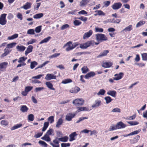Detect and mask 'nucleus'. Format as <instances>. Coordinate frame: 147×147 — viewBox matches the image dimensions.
I'll return each instance as SVG.
<instances>
[{
    "label": "nucleus",
    "instance_id": "obj_1",
    "mask_svg": "<svg viewBox=\"0 0 147 147\" xmlns=\"http://www.w3.org/2000/svg\"><path fill=\"white\" fill-rule=\"evenodd\" d=\"M78 44V43H73L71 41H69L65 43L63 46V48H65L66 51H69L75 48Z\"/></svg>",
    "mask_w": 147,
    "mask_h": 147
},
{
    "label": "nucleus",
    "instance_id": "obj_2",
    "mask_svg": "<svg viewBox=\"0 0 147 147\" xmlns=\"http://www.w3.org/2000/svg\"><path fill=\"white\" fill-rule=\"evenodd\" d=\"M94 41H88L85 43L80 44V48L82 49H85L91 45H94Z\"/></svg>",
    "mask_w": 147,
    "mask_h": 147
},
{
    "label": "nucleus",
    "instance_id": "obj_3",
    "mask_svg": "<svg viewBox=\"0 0 147 147\" xmlns=\"http://www.w3.org/2000/svg\"><path fill=\"white\" fill-rule=\"evenodd\" d=\"M84 100L82 98H78L73 100V104L75 106H81L84 105Z\"/></svg>",
    "mask_w": 147,
    "mask_h": 147
},
{
    "label": "nucleus",
    "instance_id": "obj_4",
    "mask_svg": "<svg viewBox=\"0 0 147 147\" xmlns=\"http://www.w3.org/2000/svg\"><path fill=\"white\" fill-rule=\"evenodd\" d=\"M95 36L96 39L98 42L105 41L107 40V37L103 34H97Z\"/></svg>",
    "mask_w": 147,
    "mask_h": 147
},
{
    "label": "nucleus",
    "instance_id": "obj_5",
    "mask_svg": "<svg viewBox=\"0 0 147 147\" xmlns=\"http://www.w3.org/2000/svg\"><path fill=\"white\" fill-rule=\"evenodd\" d=\"M6 14L3 13L1 14L0 17V24L2 25H5L7 22L6 19Z\"/></svg>",
    "mask_w": 147,
    "mask_h": 147
},
{
    "label": "nucleus",
    "instance_id": "obj_6",
    "mask_svg": "<svg viewBox=\"0 0 147 147\" xmlns=\"http://www.w3.org/2000/svg\"><path fill=\"white\" fill-rule=\"evenodd\" d=\"M75 115L74 113H67L65 117V119L68 121H70Z\"/></svg>",
    "mask_w": 147,
    "mask_h": 147
},
{
    "label": "nucleus",
    "instance_id": "obj_7",
    "mask_svg": "<svg viewBox=\"0 0 147 147\" xmlns=\"http://www.w3.org/2000/svg\"><path fill=\"white\" fill-rule=\"evenodd\" d=\"M122 6V4L120 2L114 3L112 6V8L114 10H117L120 8Z\"/></svg>",
    "mask_w": 147,
    "mask_h": 147
},
{
    "label": "nucleus",
    "instance_id": "obj_8",
    "mask_svg": "<svg viewBox=\"0 0 147 147\" xmlns=\"http://www.w3.org/2000/svg\"><path fill=\"white\" fill-rule=\"evenodd\" d=\"M56 77L53 74H47L45 77V79L47 80H49L52 79H55Z\"/></svg>",
    "mask_w": 147,
    "mask_h": 147
},
{
    "label": "nucleus",
    "instance_id": "obj_9",
    "mask_svg": "<svg viewBox=\"0 0 147 147\" xmlns=\"http://www.w3.org/2000/svg\"><path fill=\"white\" fill-rule=\"evenodd\" d=\"M123 75V73L120 72L119 74H116L114 75L115 78L113 80H118L121 79L122 78Z\"/></svg>",
    "mask_w": 147,
    "mask_h": 147
},
{
    "label": "nucleus",
    "instance_id": "obj_10",
    "mask_svg": "<svg viewBox=\"0 0 147 147\" xmlns=\"http://www.w3.org/2000/svg\"><path fill=\"white\" fill-rule=\"evenodd\" d=\"M92 31L91 30H90L89 31L85 33L83 36V39H85L88 38L92 35Z\"/></svg>",
    "mask_w": 147,
    "mask_h": 147
},
{
    "label": "nucleus",
    "instance_id": "obj_11",
    "mask_svg": "<svg viewBox=\"0 0 147 147\" xmlns=\"http://www.w3.org/2000/svg\"><path fill=\"white\" fill-rule=\"evenodd\" d=\"M50 144L53 147H59V142L57 139H55L53 140V142H50Z\"/></svg>",
    "mask_w": 147,
    "mask_h": 147
},
{
    "label": "nucleus",
    "instance_id": "obj_12",
    "mask_svg": "<svg viewBox=\"0 0 147 147\" xmlns=\"http://www.w3.org/2000/svg\"><path fill=\"white\" fill-rule=\"evenodd\" d=\"M116 125L118 129L124 128L126 126V125L121 121H120L117 123Z\"/></svg>",
    "mask_w": 147,
    "mask_h": 147
},
{
    "label": "nucleus",
    "instance_id": "obj_13",
    "mask_svg": "<svg viewBox=\"0 0 147 147\" xmlns=\"http://www.w3.org/2000/svg\"><path fill=\"white\" fill-rule=\"evenodd\" d=\"M112 63L109 62H103L102 64V66L105 68H107L110 67L112 65Z\"/></svg>",
    "mask_w": 147,
    "mask_h": 147
},
{
    "label": "nucleus",
    "instance_id": "obj_14",
    "mask_svg": "<svg viewBox=\"0 0 147 147\" xmlns=\"http://www.w3.org/2000/svg\"><path fill=\"white\" fill-rule=\"evenodd\" d=\"M77 135L76 132H74L71 134L69 136V141L70 142L74 140H75V137Z\"/></svg>",
    "mask_w": 147,
    "mask_h": 147
},
{
    "label": "nucleus",
    "instance_id": "obj_15",
    "mask_svg": "<svg viewBox=\"0 0 147 147\" xmlns=\"http://www.w3.org/2000/svg\"><path fill=\"white\" fill-rule=\"evenodd\" d=\"M95 75V73L93 71L88 73L85 76V78L86 79H88L89 78L93 77Z\"/></svg>",
    "mask_w": 147,
    "mask_h": 147
},
{
    "label": "nucleus",
    "instance_id": "obj_16",
    "mask_svg": "<svg viewBox=\"0 0 147 147\" xmlns=\"http://www.w3.org/2000/svg\"><path fill=\"white\" fill-rule=\"evenodd\" d=\"M33 49V47L32 46H29L25 51V55H27L28 53L31 52L32 51Z\"/></svg>",
    "mask_w": 147,
    "mask_h": 147
},
{
    "label": "nucleus",
    "instance_id": "obj_17",
    "mask_svg": "<svg viewBox=\"0 0 147 147\" xmlns=\"http://www.w3.org/2000/svg\"><path fill=\"white\" fill-rule=\"evenodd\" d=\"M31 3L29 2H27L23 6L21 7V8H23L24 9L27 10L30 9L31 7Z\"/></svg>",
    "mask_w": 147,
    "mask_h": 147
},
{
    "label": "nucleus",
    "instance_id": "obj_18",
    "mask_svg": "<svg viewBox=\"0 0 147 147\" xmlns=\"http://www.w3.org/2000/svg\"><path fill=\"white\" fill-rule=\"evenodd\" d=\"M80 90V88L78 87H75L72 88L70 90L71 93H76L78 92Z\"/></svg>",
    "mask_w": 147,
    "mask_h": 147
},
{
    "label": "nucleus",
    "instance_id": "obj_19",
    "mask_svg": "<svg viewBox=\"0 0 147 147\" xmlns=\"http://www.w3.org/2000/svg\"><path fill=\"white\" fill-rule=\"evenodd\" d=\"M45 84L47 87L50 89L53 90H55V89L53 87V84L50 82H46Z\"/></svg>",
    "mask_w": 147,
    "mask_h": 147
},
{
    "label": "nucleus",
    "instance_id": "obj_20",
    "mask_svg": "<svg viewBox=\"0 0 147 147\" xmlns=\"http://www.w3.org/2000/svg\"><path fill=\"white\" fill-rule=\"evenodd\" d=\"M109 53V51L108 50H105L103 51L102 53H100L97 56V57L100 58L102 57L106 56L107 54Z\"/></svg>",
    "mask_w": 147,
    "mask_h": 147
},
{
    "label": "nucleus",
    "instance_id": "obj_21",
    "mask_svg": "<svg viewBox=\"0 0 147 147\" xmlns=\"http://www.w3.org/2000/svg\"><path fill=\"white\" fill-rule=\"evenodd\" d=\"M8 65L7 62H4L1 63H0V70L3 69H5Z\"/></svg>",
    "mask_w": 147,
    "mask_h": 147
},
{
    "label": "nucleus",
    "instance_id": "obj_22",
    "mask_svg": "<svg viewBox=\"0 0 147 147\" xmlns=\"http://www.w3.org/2000/svg\"><path fill=\"white\" fill-rule=\"evenodd\" d=\"M41 139L47 142H50L51 140V138L49 136L45 134L43 137L41 138Z\"/></svg>",
    "mask_w": 147,
    "mask_h": 147
},
{
    "label": "nucleus",
    "instance_id": "obj_23",
    "mask_svg": "<svg viewBox=\"0 0 147 147\" xmlns=\"http://www.w3.org/2000/svg\"><path fill=\"white\" fill-rule=\"evenodd\" d=\"M116 92L114 90H109L108 91L107 94L113 97H115L116 96Z\"/></svg>",
    "mask_w": 147,
    "mask_h": 147
},
{
    "label": "nucleus",
    "instance_id": "obj_24",
    "mask_svg": "<svg viewBox=\"0 0 147 147\" xmlns=\"http://www.w3.org/2000/svg\"><path fill=\"white\" fill-rule=\"evenodd\" d=\"M101 102V101L100 100H96L95 101L94 103L92 105V107H98L100 105Z\"/></svg>",
    "mask_w": 147,
    "mask_h": 147
},
{
    "label": "nucleus",
    "instance_id": "obj_25",
    "mask_svg": "<svg viewBox=\"0 0 147 147\" xmlns=\"http://www.w3.org/2000/svg\"><path fill=\"white\" fill-rule=\"evenodd\" d=\"M140 131H141L140 130L138 129V130H136V131H133V132L130 133L128 134L127 135H126L125 136H123L124 137H127L128 136H132V135H135V134H138V132H140Z\"/></svg>",
    "mask_w": 147,
    "mask_h": 147
},
{
    "label": "nucleus",
    "instance_id": "obj_26",
    "mask_svg": "<svg viewBox=\"0 0 147 147\" xmlns=\"http://www.w3.org/2000/svg\"><path fill=\"white\" fill-rule=\"evenodd\" d=\"M63 122V120L62 118L59 119L56 125V127L59 128Z\"/></svg>",
    "mask_w": 147,
    "mask_h": 147
},
{
    "label": "nucleus",
    "instance_id": "obj_27",
    "mask_svg": "<svg viewBox=\"0 0 147 147\" xmlns=\"http://www.w3.org/2000/svg\"><path fill=\"white\" fill-rule=\"evenodd\" d=\"M18 35L17 34H15L11 36H8L7 37V39L11 40L15 39L18 37Z\"/></svg>",
    "mask_w": 147,
    "mask_h": 147
},
{
    "label": "nucleus",
    "instance_id": "obj_28",
    "mask_svg": "<svg viewBox=\"0 0 147 147\" xmlns=\"http://www.w3.org/2000/svg\"><path fill=\"white\" fill-rule=\"evenodd\" d=\"M17 50L20 51H23L26 49V47L23 45H18L16 47Z\"/></svg>",
    "mask_w": 147,
    "mask_h": 147
},
{
    "label": "nucleus",
    "instance_id": "obj_29",
    "mask_svg": "<svg viewBox=\"0 0 147 147\" xmlns=\"http://www.w3.org/2000/svg\"><path fill=\"white\" fill-rule=\"evenodd\" d=\"M28 108L25 105H23L20 108V111L23 113L27 112L28 110Z\"/></svg>",
    "mask_w": 147,
    "mask_h": 147
},
{
    "label": "nucleus",
    "instance_id": "obj_30",
    "mask_svg": "<svg viewBox=\"0 0 147 147\" xmlns=\"http://www.w3.org/2000/svg\"><path fill=\"white\" fill-rule=\"evenodd\" d=\"M88 109V108L86 107H78L77 111L78 112H80L84 111H87Z\"/></svg>",
    "mask_w": 147,
    "mask_h": 147
},
{
    "label": "nucleus",
    "instance_id": "obj_31",
    "mask_svg": "<svg viewBox=\"0 0 147 147\" xmlns=\"http://www.w3.org/2000/svg\"><path fill=\"white\" fill-rule=\"evenodd\" d=\"M132 26L131 25H129L124 29L123 31L125 32L129 31L132 30Z\"/></svg>",
    "mask_w": 147,
    "mask_h": 147
},
{
    "label": "nucleus",
    "instance_id": "obj_32",
    "mask_svg": "<svg viewBox=\"0 0 147 147\" xmlns=\"http://www.w3.org/2000/svg\"><path fill=\"white\" fill-rule=\"evenodd\" d=\"M43 15V14L42 13L36 14L33 16V18L34 19H39L42 17Z\"/></svg>",
    "mask_w": 147,
    "mask_h": 147
},
{
    "label": "nucleus",
    "instance_id": "obj_33",
    "mask_svg": "<svg viewBox=\"0 0 147 147\" xmlns=\"http://www.w3.org/2000/svg\"><path fill=\"white\" fill-rule=\"evenodd\" d=\"M68 139V138L67 136H65L63 137L59 138L58 140L62 142H66L67 141Z\"/></svg>",
    "mask_w": 147,
    "mask_h": 147
},
{
    "label": "nucleus",
    "instance_id": "obj_34",
    "mask_svg": "<svg viewBox=\"0 0 147 147\" xmlns=\"http://www.w3.org/2000/svg\"><path fill=\"white\" fill-rule=\"evenodd\" d=\"M51 37H50L48 36L47 38L44 39L40 42V44H41L47 42L49 40L51 39Z\"/></svg>",
    "mask_w": 147,
    "mask_h": 147
},
{
    "label": "nucleus",
    "instance_id": "obj_35",
    "mask_svg": "<svg viewBox=\"0 0 147 147\" xmlns=\"http://www.w3.org/2000/svg\"><path fill=\"white\" fill-rule=\"evenodd\" d=\"M49 125V123L48 122H44V123L43 127L42 129V131H44L46 130L47 128L48 127Z\"/></svg>",
    "mask_w": 147,
    "mask_h": 147
},
{
    "label": "nucleus",
    "instance_id": "obj_36",
    "mask_svg": "<svg viewBox=\"0 0 147 147\" xmlns=\"http://www.w3.org/2000/svg\"><path fill=\"white\" fill-rule=\"evenodd\" d=\"M37 65L38 63L36 62L35 61L32 62L30 63V68L31 69H33Z\"/></svg>",
    "mask_w": 147,
    "mask_h": 147
},
{
    "label": "nucleus",
    "instance_id": "obj_37",
    "mask_svg": "<svg viewBox=\"0 0 147 147\" xmlns=\"http://www.w3.org/2000/svg\"><path fill=\"white\" fill-rule=\"evenodd\" d=\"M87 0H82L80 3L81 6H84L87 4L88 2Z\"/></svg>",
    "mask_w": 147,
    "mask_h": 147
},
{
    "label": "nucleus",
    "instance_id": "obj_38",
    "mask_svg": "<svg viewBox=\"0 0 147 147\" xmlns=\"http://www.w3.org/2000/svg\"><path fill=\"white\" fill-rule=\"evenodd\" d=\"M8 122L5 120H3L1 121V124L2 126H6L8 124Z\"/></svg>",
    "mask_w": 147,
    "mask_h": 147
},
{
    "label": "nucleus",
    "instance_id": "obj_39",
    "mask_svg": "<svg viewBox=\"0 0 147 147\" xmlns=\"http://www.w3.org/2000/svg\"><path fill=\"white\" fill-rule=\"evenodd\" d=\"M16 44V42H12L11 43L8 44L7 45V47L8 49H11L12 48L14 47Z\"/></svg>",
    "mask_w": 147,
    "mask_h": 147
},
{
    "label": "nucleus",
    "instance_id": "obj_40",
    "mask_svg": "<svg viewBox=\"0 0 147 147\" xmlns=\"http://www.w3.org/2000/svg\"><path fill=\"white\" fill-rule=\"evenodd\" d=\"M39 144L43 147H47L48 145L45 142L40 140L38 142Z\"/></svg>",
    "mask_w": 147,
    "mask_h": 147
},
{
    "label": "nucleus",
    "instance_id": "obj_41",
    "mask_svg": "<svg viewBox=\"0 0 147 147\" xmlns=\"http://www.w3.org/2000/svg\"><path fill=\"white\" fill-rule=\"evenodd\" d=\"M95 31L96 32L102 33L103 31V29L102 28L96 27L95 28Z\"/></svg>",
    "mask_w": 147,
    "mask_h": 147
},
{
    "label": "nucleus",
    "instance_id": "obj_42",
    "mask_svg": "<svg viewBox=\"0 0 147 147\" xmlns=\"http://www.w3.org/2000/svg\"><path fill=\"white\" fill-rule=\"evenodd\" d=\"M22 126V124H17L13 126L11 128V130H14L17 128L20 127Z\"/></svg>",
    "mask_w": 147,
    "mask_h": 147
},
{
    "label": "nucleus",
    "instance_id": "obj_43",
    "mask_svg": "<svg viewBox=\"0 0 147 147\" xmlns=\"http://www.w3.org/2000/svg\"><path fill=\"white\" fill-rule=\"evenodd\" d=\"M9 53V50L5 49L4 50V52L1 55V58H3L7 55Z\"/></svg>",
    "mask_w": 147,
    "mask_h": 147
},
{
    "label": "nucleus",
    "instance_id": "obj_44",
    "mask_svg": "<svg viewBox=\"0 0 147 147\" xmlns=\"http://www.w3.org/2000/svg\"><path fill=\"white\" fill-rule=\"evenodd\" d=\"M82 73L83 74H85L89 71L88 68L86 66H84L81 69Z\"/></svg>",
    "mask_w": 147,
    "mask_h": 147
},
{
    "label": "nucleus",
    "instance_id": "obj_45",
    "mask_svg": "<svg viewBox=\"0 0 147 147\" xmlns=\"http://www.w3.org/2000/svg\"><path fill=\"white\" fill-rule=\"evenodd\" d=\"M27 59L26 57L24 58V57H21L19 59L18 62L20 63H25L24 61Z\"/></svg>",
    "mask_w": 147,
    "mask_h": 147
},
{
    "label": "nucleus",
    "instance_id": "obj_46",
    "mask_svg": "<svg viewBox=\"0 0 147 147\" xmlns=\"http://www.w3.org/2000/svg\"><path fill=\"white\" fill-rule=\"evenodd\" d=\"M72 82V80L71 79H65L63 80L62 82V84H65L67 83H69L70 82Z\"/></svg>",
    "mask_w": 147,
    "mask_h": 147
},
{
    "label": "nucleus",
    "instance_id": "obj_47",
    "mask_svg": "<svg viewBox=\"0 0 147 147\" xmlns=\"http://www.w3.org/2000/svg\"><path fill=\"white\" fill-rule=\"evenodd\" d=\"M36 41V40L35 39H31L27 42V45L32 44L35 43Z\"/></svg>",
    "mask_w": 147,
    "mask_h": 147
},
{
    "label": "nucleus",
    "instance_id": "obj_48",
    "mask_svg": "<svg viewBox=\"0 0 147 147\" xmlns=\"http://www.w3.org/2000/svg\"><path fill=\"white\" fill-rule=\"evenodd\" d=\"M105 99L106 100V103L107 104L110 103L112 100L111 98L109 96H106L105 97Z\"/></svg>",
    "mask_w": 147,
    "mask_h": 147
},
{
    "label": "nucleus",
    "instance_id": "obj_49",
    "mask_svg": "<svg viewBox=\"0 0 147 147\" xmlns=\"http://www.w3.org/2000/svg\"><path fill=\"white\" fill-rule=\"evenodd\" d=\"M105 92V90L101 89H100L99 91L97 93V94L98 95H104Z\"/></svg>",
    "mask_w": 147,
    "mask_h": 147
},
{
    "label": "nucleus",
    "instance_id": "obj_50",
    "mask_svg": "<svg viewBox=\"0 0 147 147\" xmlns=\"http://www.w3.org/2000/svg\"><path fill=\"white\" fill-rule=\"evenodd\" d=\"M54 116H51L49 117L48 119V121L50 123H51L54 121Z\"/></svg>",
    "mask_w": 147,
    "mask_h": 147
},
{
    "label": "nucleus",
    "instance_id": "obj_51",
    "mask_svg": "<svg viewBox=\"0 0 147 147\" xmlns=\"http://www.w3.org/2000/svg\"><path fill=\"white\" fill-rule=\"evenodd\" d=\"M127 123L131 125H135L138 124L139 123L136 121H132L128 122Z\"/></svg>",
    "mask_w": 147,
    "mask_h": 147
},
{
    "label": "nucleus",
    "instance_id": "obj_52",
    "mask_svg": "<svg viewBox=\"0 0 147 147\" xmlns=\"http://www.w3.org/2000/svg\"><path fill=\"white\" fill-rule=\"evenodd\" d=\"M34 116L32 114H30L28 116V120L31 121H32L34 119Z\"/></svg>",
    "mask_w": 147,
    "mask_h": 147
},
{
    "label": "nucleus",
    "instance_id": "obj_53",
    "mask_svg": "<svg viewBox=\"0 0 147 147\" xmlns=\"http://www.w3.org/2000/svg\"><path fill=\"white\" fill-rule=\"evenodd\" d=\"M74 24L76 26H79L81 24V22L80 21L76 20L73 22Z\"/></svg>",
    "mask_w": 147,
    "mask_h": 147
},
{
    "label": "nucleus",
    "instance_id": "obj_54",
    "mask_svg": "<svg viewBox=\"0 0 147 147\" xmlns=\"http://www.w3.org/2000/svg\"><path fill=\"white\" fill-rule=\"evenodd\" d=\"M41 29V26H39L36 28L35 31L36 33H38L40 32Z\"/></svg>",
    "mask_w": 147,
    "mask_h": 147
},
{
    "label": "nucleus",
    "instance_id": "obj_55",
    "mask_svg": "<svg viewBox=\"0 0 147 147\" xmlns=\"http://www.w3.org/2000/svg\"><path fill=\"white\" fill-rule=\"evenodd\" d=\"M28 34L30 35L34 34V31L33 29H30L28 30L27 32Z\"/></svg>",
    "mask_w": 147,
    "mask_h": 147
},
{
    "label": "nucleus",
    "instance_id": "obj_56",
    "mask_svg": "<svg viewBox=\"0 0 147 147\" xmlns=\"http://www.w3.org/2000/svg\"><path fill=\"white\" fill-rule=\"evenodd\" d=\"M95 12L97 13V15L99 16H105V13L101 10L96 11H95Z\"/></svg>",
    "mask_w": 147,
    "mask_h": 147
},
{
    "label": "nucleus",
    "instance_id": "obj_57",
    "mask_svg": "<svg viewBox=\"0 0 147 147\" xmlns=\"http://www.w3.org/2000/svg\"><path fill=\"white\" fill-rule=\"evenodd\" d=\"M32 88L33 87L32 86H26L25 88V90L26 92L28 93V92L30 91L32 89Z\"/></svg>",
    "mask_w": 147,
    "mask_h": 147
},
{
    "label": "nucleus",
    "instance_id": "obj_58",
    "mask_svg": "<svg viewBox=\"0 0 147 147\" xmlns=\"http://www.w3.org/2000/svg\"><path fill=\"white\" fill-rule=\"evenodd\" d=\"M145 22L144 21H140L136 25V27H138L144 24Z\"/></svg>",
    "mask_w": 147,
    "mask_h": 147
},
{
    "label": "nucleus",
    "instance_id": "obj_59",
    "mask_svg": "<svg viewBox=\"0 0 147 147\" xmlns=\"http://www.w3.org/2000/svg\"><path fill=\"white\" fill-rule=\"evenodd\" d=\"M53 133V129H50L47 132L46 134L49 135H51Z\"/></svg>",
    "mask_w": 147,
    "mask_h": 147
},
{
    "label": "nucleus",
    "instance_id": "obj_60",
    "mask_svg": "<svg viewBox=\"0 0 147 147\" xmlns=\"http://www.w3.org/2000/svg\"><path fill=\"white\" fill-rule=\"evenodd\" d=\"M42 132L37 133L35 135L34 137L36 138H39L42 136Z\"/></svg>",
    "mask_w": 147,
    "mask_h": 147
},
{
    "label": "nucleus",
    "instance_id": "obj_61",
    "mask_svg": "<svg viewBox=\"0 0 147 147\" xmlns=\"http://www.w3.org/2000/svg\"><path fill=\"white\" fill-rule=\"evenodd\" d=\"M118 129L116 124L114 126H112L109 129V131H112L113 130H115Z\"/></svg>",
    "mask_w": 147,
    "mask_h": 147
},
{
    "label": "nucleus",
    "instance_id": "obj_62",
    "mask_svg": "<svg viewBox=\"0 0 147 147\" xmlns=\"http://www.w3.org/2000/svg\"><path fill=\"white\" fill-rule=\"evenodd\" d=\"M142 59L144 60H147V53H144L142 54Z\"/></svg>",
    "mask_w": 147,
    "mask_h": 147
},
{
    "label": "nucleus",
    "instance_id": "obj_63",
    "mask_svg": "<svg viewBox=\"0 0 147 147\" xmlns=\"http://www.w3.org/2000/svg\"><path fill=\"white\" fill-rule=\"evenodd\" d=\"M130 142L131 144H134L137 142V140L135 138H134L133 139L130 140Z\"/></svg>",
    "mask_w": 147,
    "mask_h": 147
},
{
    "label": "nucleus",
    "instance_id": "obj_64",
    "mask_svg": "<svg viewBox=\"0 0 147 147\" xmlns=\"http://www.w3.org/2000/svg\"><path fill=\"white\" fill-rule=\"evenodd\" d=\"M61 147H67L70 146V144L69 143H62L61 144Z\"/></svg>",
    "mask_w": 147,
    "mask_h": 147
}]
</instances>
